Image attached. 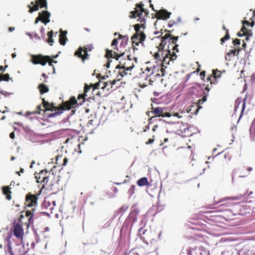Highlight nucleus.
<instances>
[{
	"label": "nucleus",
	"mask_w": 255,
	"mask_h": 255,
	"mask_svg": "<svg viewBox=\"0 0 255 255\" xmlns=\"http://www.w3.org/2000/svg\"><path fill=\"white\" fill-rule=\"evenodd\" d=\"M230 38V36L229 30H227V32H226V34L224 36V37H222L221 39V44L222 45H223L224 43L225 40H227L229 39Z\"/></svg>",
	"instance_id": "30"
},
{
	"label": "nucleus",
	"mask_w": 255,
	"mask_h": 255,
	"mask_svg": "<svg viewBox=\"0 0 255 255\" xmlns=\"http://www.w3.org/2000/svg\"><path fill=\"white\" fill-rule=\"evenodd\" d=\"M38 89L41 94H44L49 91V88L45 84H40L38 86Z\"/></svg>",
	"instance_id": "23"
},
{
	"label": "nucleus",
	"mask_w": 255,
	"mask_h": 255,
	"mask_svg": "<svg viewBox=\"0 0 255 255\" xmlns=\"http://www.w3.org/2000/svg\"><path fill=\"white\" fill-rule=\"evenodd\" d=\"M48 174H49V173H48L46 170H41L39 173L35 174L36 182L37 183H42V185L40 190V192H41L42 190L44 188H47L54 192L57 189V187H54V185L57 186L56 185H54V184H52L47 187V183L49 180V176Z\"/></svg>",
	"instance_id": "5"
},
{
	"label": "nucleus",
	"mask_w": 255,
	"mask_h": 255,
	"mask_svg": "<svg viewBox=\"0 0 255 255\" xmlns=\"http://www.w3.org/2000/svg\"><path fill=\"white\" fill-rule=\"evenodd\" d=\"M68 40L66 36H62V35H59V43L61 45H64L66 42V41Z\"/></svg>",
	"instance_id": "31"
},
{
	"label": "nucleus",
	"mask_w": 255,
	"mask_h": 255,
	"mask_svg": "<svg viewBox=\"0 0 255 255\" xmlns=\"http://www.w3.org/2000/svg\"><path fill=\"white\" fill-rule=\"evenodd\" d=\"M106 51L105 56L108 59V62L106 66L108 68H109L110 62L112 61V60H110L109 59L110 58H115L116 60H118L120 58L125 55V53L119 54L118 52L114 51L113 50H109L108 49L106 50Z\"/></svg>",
	"instance_id": "10"
},
{
	"label": "nucleus",
	"mask_w": 255,
	"mask_h": 255,
	"mask_svg": "<svg viewBox=\"0 0 255 255\" xmlns=\"http://www.w3.org/2000/svg\"><path fill=\"white\" fill-rule=\"evenodd\" d=\"M224 157L226 159H228V160H230L232 157L231 154L229 152H225L224 153Z\"/></svg>",
	"instance_id": "40"
},
{
	"label": "nucleus",
	"mask_w": 255,
	"mask_h": 255,
	"mask_svg": "<svg viewBox=\"0 0 255 255\" xmlns=\"http://www.w3.org/2000/svg\"><path fill=\"white\" fill-rule=\"evenodd\" d=\"M13 234L16 238H22L24 235V231L22 225L20 224L19 223L14 224Z\"/></svg>",
	"instance_id": "12"
},
{
	"label": "nucleus",
	"mask_w": 255,
	"mask_h": 255,
	"mask_svg": "<svg viewBox=\"0 0 255 255\" xmlns=\"http://www.w3.org/2000/svg\"><path fill=\"white\" fill-rule=\"evenodd\" d=\"M92 49V46L86 45L84 47H80L75 52V55L81 58L83 62H84L86 59H88L89 55L88 53V51H91Z\"/></svg>",
	"instance_id": "8"
},
{
	"label": "nucleus",
	"mask_w": 255,
	"mask_h": 255,
	"mask_svg": "<svg viewBox=\"0 0 255 255\" xmlns=\"http://www.w3.org/2000/svg\"><path fill=\"white\" fill-rule=\"evenodd\" d=\"M108 86H110V83H108V81L106 82H103V85L101 87V88L102 89H106V88H107V90H109L110 88H107V87H108Z\"/></svg>",
	"instance_id": "38"
},
{
	"label": "nucleus",
	"mask_w": 255,
	"mask_h": 255,
	"mask_svg": "<svg viewBox=\"0 0 255 255\" xmlns=\"http://www.w3.org/2000/svg\"><path fill=\"white\" fill-rule=\"evenodd\" d=\"M246 98H245L243 100V106H242V113L243 112L244 109H245V105H246Z\"/></svg>",
	"instance_id": "54"
},
{
	"label": "nucleus",
	"mask_w": 255,
	"mask_h": 255,
	"mask_svg": "<svg viewBox=\"0 0 255 255\" xmlns=\"http://www.w3.org/2000/svg\"><path fill=\"white\" fill-rule=\"evenodd\" d=\"M177 23V22L174 21V20H170L168 22V27H171L173 25L176 24Z\"/></svg>",
	"instance_id": "45"
},
{
	"label": "nucleus",
	"mask_w": 255,
	"mask_h": 255,
	"mask_svg": "<svg viewBox=\"0 0 255 255\" xmlns=\"http://www.w3.org/2000/svg\"><path fill=\"white\" fill-rule=\"evenodd\" d=\"M120 69L119 73L121 75L122 77H123L124 76L127 74V73L126 72V71H127V70H124L122 69Z\"/></svg>",
	"instance_id": "41"
},
{
	"label": "nucleus",
	"mask_w": 255,
	"mask_h": 255,
	"mask_svg": "<svg viewBox=\"0 0 255 255\" xmlns=\"http://www.w3.org/2000/svg\"><path fill=\"white\" fill-rule=\"evenodd\" d=\"M91 87L86 85L84 87V94L86 95V93L88 92V91L90 89Z\"/></svg>",
	"instance_id": "47"
},
{
	"label": "nucleus",
	"mask_w": 255,
	"mask_h": 255,
	"mask_svg": "<svg viewBox=\"0 0 255 255\" xmlns=\"http://www.w3.org/2000/svg\"><path fill=\"white\" fill-rule=\"evenodd\" d=\"M119 38L122 39V42L121 43V44H123L124 41H125V43L126 44L128 40V37L127 35L123 36L120 34H119Z\"/></svg>",
	"instance_id": "32"
},
{
	"label": "nucleus",
	"mask_w": 255,
	"mask_h": 255,
	"mask_svg": "<svg viewBox=\"0 0 255 255\" xmlns=\"http://www.w3.org/2000/svg\"><path fill=\"white\" fill-rule=\"evenodd\" d=\"M42 104L45 111H55L54 113L51 114L48 116V117H53L55 116L60 115L64 110H70L72 108H74L78 105L77 100L75 97H72L70 99L66 102H63L59 107H55L53 104H50L46 101L44 98L42 99Z\"/></svg>",
	"instance_id": "4"
},
{
	"label": "nucleus",
	"mask_w": 255,
	"mask_h": 255,
	"mask_svg": "<svg viewBox=\"0 0 255 255\" xmlns=\"http://www.w3.org/2000/svg\"><path fill=\"white\" fill-rule=\"evenodd\" d=\"M118 41L117 39H114L111 43V46L113 47L114 50H118L117 45Z\"/></svg>",
	"instance_id": "33"
},
{
	"label": "nucleus",
	"mask_w": 255,
	"mask_h": 255,
	"mask_svg": "<svg viewBox=\"0 0 255 255\" xmlns=\"http://www.w3.org/2000/svg\"><path fill=\"white\" fill-rule=\"evenodd\" d=\"M127 58H124L120 59L119 64L116 66V69H122L129 71L131 70L134 66L133 62L132 61V59L135 60L136 62V57H131L130 55H126Z\"/></svg>",
	"instance_id": "6"
},
{
	"label": "nucleus",
	"mask_w": 255,
	"mask_h": 255,
	"mask_svg": "<svg viewBox=\"0 0 255 255\" xmlns=\"http://www.w3.org/2000/svg\"><path fill=\"white\" fill-rule=\"evenodd\" d=\"M34 210H35V208H32L31 210H27L26 211L25 216L27 217H29V220H31V219L32 218V217L33 215Z\"/></svg>",
	"instance_id": "29"
},
{
	"label": "nucleus",
	"mask_w": 255,
	"mask_h": 255,
	"mask_svg": "<svg viewBox=\"0 0 255 255\" xmlns=\"http://www.w3.org/2000/svg\"><path fill=\"white\" fill-rule=\"evenodd\" d=\"M244 170H245V169H241V171L240 172V177H245L249 175V173H248V174H243L242 171H244Z\"/></svg>",
	"instance_id": "52"
},
{
	"label": "nucleus",
	"mask_w": 255,
	"mask_h": 255,
	"mask_svg": "<svg viewBox=\"0 0 255 255\" xmlns=\"http://www.w3.org/2000/svg\"><path fill=\"white\" fill-rule=\"evenodd\" d=\"M40 191L36 195L28 192L25 196V205L28 207L34 208L37 205L38 196L40 195Z\"/></svg>",
	"instance_id": "7"
},
{
	"label": "nucleus",
	"mask_w": 255,
	"mask_h": 255,
	"mask_svg": "<svg viewBox=\"0 0 255 255\" xmlns=\"http://www.w3.org/2000/svg\"><path fill=\"white\" fill-rule=\"evenodd\" d=\"M252 168L251 167H248L247 168L246 170L248 171V172H250L252 170Z\"/></svg>",
	"instance_id": "63"
},
{
	"label": "nucleus",
	"mask_w": 255,
	"mask_h": 255,
	"mask_svg": "<svg viewBox=\"0 0 255 255\" xmlns=\"http://www.w3.org/2000/svg\"><path fill=\"white\" fill-rule=\"evenodd\" d=\"M116 82H117V80H113L112 81H108V83H110V88L111 89H112L113 85L116 84Z\"/></svg>",
	"instance_id": "44"
},
{
	"label": "nucleus",
	"mask_w": 255,
	"mask_h": 255,
	"mask_svg": "<svg viewBox=\"0 0 255 255\" xmlns=\"http://www.w3.org/2000/svg\"><path fill=\"white\" fill-rule=\"evenodd\" d=\"M41 17H39V16L37 17L36 18V19H35V21H34V23L35 24H37L38 22V21H41Z\"/></svg>",
	"instance_id": "58"
},
{
	"label": "nucleus",
	"mask_w": 255,
	"mask_h": 255,
	"mask_svg": "<svg viewBox=\"0 0 255 255\" xmlns=\"http://www.w3.org/2000/svg\"><path fill=\"white\" fill-rule=\"evenodd\" d=\"M37 111L36 112V113L38 114H41V112H43V113H44L45 112V109L44 110H43L41 109V105H38L37 107Z\"/></svg>",
	"instance_id": "36"
},
{
	"label": "nucleus",
	"mask_w": 255,
	"mask_h": 255,
	"mask_svg": "<svg viewBox=\"0 0 255 255\" xmlns=\"http://www.w3.org/2000/svg\"><path fill=\"white\" fill-rule=\"evenodd\" d=\"M9 79V75L8 74L2 75L1 73L0 72V82L1 81H8Z\"/></svg>",
	"instance_id": "28"
},
{
	"label": "nucleus",
	"mask_w": 255,
	"mask_h": 255,
	"mask_svg": "<svg viewBox=\"0 0 255 255\" xmlns=\"http://www.w3.org/2000/svg\"><path fill=\"white\" fill-rule=\"evenodd\" d=\"M171 12L167 11L166 9H160L156 13V17L158 19H167L169 18Z\"/></svg>",
	"instance_id": "13"
},
{
	"label": "nucleus",
	"mask_w": 255,
	"mask_h": 255,
	"mask_svg": "<svg viewBox=\"0 0 255 255\" xmlns=\"http://www.w3.org/2000/svg\"><path fill=\"white\" fill-rule=\"evenodd\" d=\"M60 35H62V36H66V35L67 33V31H63L62 29L60 30Z\"/></svg>",
	"instance_id": "51"
},
{
	"label": "nucleus",
	"mask_w": 255,
	"mask_h": 255,
	"mask_svg": "<svg viewBox=\"0 0 255 255\" xmlns=\"http://www.w3.org/2000/svg\"><path fill=\"white\" fill-rule=\"evenodd\" d=\"M9 137L11 138V139H14V137H15V134H14V132L13 131V132H11L10 134H9Z\"/></svg>",
	"instance_id": "59"
},
{
	"label": "nucleus",
	"mask_w": 255,
	"mask_h": 255,
	"mask_svg": "<svg viewBox=\"0 0 255 255\" xmlns=\"http://www.w3.org/2000/svg\"><path fill=\"white\" fill-rule=\"evenodd\" d=\"M173 31L165 29L164 31L167 33L162 36L163 33L161 32V34L157 37L161 38V42L157 46L158 51L155 53L154 57L156 60L162 62V67H166L171 61L176 60L177 57L176 52H178L179 50L176 42L179 36L172 34Z\"/></svg>",
	"instance_id": "1"
},
{
	"label": "nucleus",
	"mask_w": 255,
	"mask_h": 255,
	"mask_svg": "<svg viewBox=\"0 0 255 255\" xmlns=\"http://www.w3.org/2000/svg\"><path fill=\"white\" fill-rule=\"evenodd\" d=\"M237 35L239 37H241L242 36H244L245 35H242V32L241 30L240 32L238 33Z\"/></svg>",
	"instance_id": "62"
},
{
	"label": "nucleus",
	"mask_w": 255,
	"mask_h": 255,
	"mask_svg": "<svg viewBox=\"0 0 255 255\" xmlns=\"http://www.w3.org/2000/svg\"><path fill=\"white\" fill-rule=\"evenodd\" d=\"M207 100V97L206 96H204L203 98H202L201 99H199L197 103H193V105H192L191 108H196L195 111L194 112L195 114H197L199 110L200 109L202 108L201 105L204 102H206Z\"/></svg>",
	"instance_id": "15"
},
{
	"label": "nucleus",
	"mask_w": 255,
	"mask_h": 255,
	"mask_svg": "<svg viewBox=\"0 0 255 255\" xmlns=\"http://www.w3.org/2000/svg\"><path fill=\"white\" fill-rule=\"evenodd\" d=\"M158 127V125H156L153 126L152 128V130L153 131H155L156 130V128Z\"/></svg>",
	"instance_id": "60"
},
{
	"label": "nucleus",
	"mask_w": 255,
	"mask_h": 255,
	"mask_svg": "<svg viewBox=\"0 0 255 255\" xmlns=\"http://www.w3.org/2000/svg\"><path fill=\"white\" fill-rule=\"evenodd\" d=\"M31 4L33 5V6H31L30 5H28V7L29 8V10H28L29 12L32 13L34 11L38 10L39 6L37 1L35 2L32 1Z\"/></svg>",
	"instance_id": "20"
},
{
	"label": "nucleus",
	"mask_w": 255,
	"mask_h": 255,
	"mask_svg": "<svg viewBox=\"0 0 255 255\" xmlns=\"http://www.w3.org/2000/svg\"><path fill=\"white\" fill-rule=\"evenodd\" d=\"M137 184L140 187L148 185L149 183L147 178L145 177L140 178L137 180Z\"/></svg>",
	"instance_id": "24"
},
{
	"label": "nucleus",
	"mask_w": 255,
	"mask_h": 255,
	"mask_svg": "<svg viewBox=\"0 0 255 255\" xmlns=\"http://www.w3.org/2000/svg\"><path fill=\"white\" fill-rule=\"evenodd\" d=\"M242 102V99L241 98H238L235 101V110L237 109L239 107V105Z\"/></svg>",
	"instance_id": "35"
},
{
	"label": "nucleus",
	"mask_w": 255,
	"mask_h": 255,
	"mask_svg": "<svg viewBox=\"0 0 255 255\" xmlns=\"http://www.w3.org/2000/svg\"><path fill=\"white\" fill-rule=\"evenodd\" d=\"M50 59L49 56H43L41 54L33 55L31 61L34 64H41L44 66Z\"/></svg>",
	"instance_id": "9"
},
{
	"label": "nucleus",
	"mask_w": 255,
	"mask_h": 255,
	"mask_svg": "<svg viewBox=\"0 0 255 255\" xmlns=\"http://www.w3.org/2000/svg\"><path fill=\"white\" fill-rule=\"evenodd\" d=\"M170 114L169 113H167V112H164L163 113V116H162L161 117H170Z\"/></svg>",
	"instance_id": "55"
},
{
	"label": "nucleus",
	"mask_w": 255,
	"mask_h": 255,
	"mask_svg": "<svg viewBox=\"0 0 255 255\" xmlns=\"http://www.w3.org/2000/svg\"><path fill=\"white\" fill-rule=\"evenodd\" d=\"M27 251L24 245L20 244L16 245L13 250L11 247H9V253L10 255H26Z\"/></svg>",
	"instance_id": "11"
},
{
	"label": "nucleus",
	"mask_w": 255,
	"mask_h": 255,
	"mask_svg": "<svg viewBox=\"0 0 255 255\" xmlns=\"http://www.w3.org/2000/svg\"><path fill=\"white\" fill-rule=\"evenodd\" d=\"M103 85V82L100 81L99 83L95 84L94 85V89H99L100 87H101Z\"/></svg>",
	"instance_id": "43"
},
{
	"label": "nucleus",
	"mask_w": 255,
	"mask_h": 255,
	"mask_svg": "<svg viewBox=\"0 0 255 255\" xmlns=\"http://www.w3.org/2000/svg\"><path fill=\"white\" fill-rule=\"evenodd\" d=\"M234 45L235 46V48H240L239 46L240 45V39L236 38L233 41Z\"/></svg>",
	"instance_id": "34"
},
{
	"label": "nucleus",
	"mask_w": 255,
	"mask_h": 255,
	"mask_svg": "<svg viewBox=\"0 0 255 255\" xmlns=\"http://www.w3.org/2000/svg\"><path fill=\"white\" fill-rule=\"evenodd\" d=\"M205 75H206V71H202L200 74V77H201V78H202V79H204V78H205Z\"/></svg>",
	"instance_id": "50"
},
{
	"label": "nucleus",
	"mask_w": 255,
	"mask_h": 255,
	"mask_svg": "<svg viewBox=\"0 0 255 255\" xmlns=\"http://www.w3.org/2000/svg\"><path fill=\"white\" fill-rule=\"evenodd\" d=\"M38 14V16L41 17V21L42 23L46 24L49 22V18L51 15V14L49 12L46 10H43L41 12H39Z\"/></svg>",
	"instance_id": "14"
},
{
	"label": "nucleus",
	"mask_w": 255,
	"mask_h": 255,
	"mask_svg": "<svg viewBox=\"0 0 255 255\" xmlns=\"http://www.w3.org/2000/svg\"><path fill=\"white\" fill-rule=\"evenodd\" d=\"M164 109L162 108L156 107L153 109V113L155 115V117H161L163 116Z\"/></svg>",
	"instance_id": "22"
},
{
	"label": "nucleus",
	"mask_w": 255,
	"mask_h": 255,
	"mask_svg": "<svg viewBox=\"0 0 255 255\" xmlns=\"http://www.w3.org/2000/svg\"><path fill=\"white\" fill-rule=\"evenodd\" d=\"M154 135H153V136H152V138H149V139L148 140V141H146V142H145V143H146V144H151V143H152L154 142Z\"/></svg>",
	"instance_id": "46"
},
{
	"label": "nucleus",
	"mask_w": 255,
	"mask_h": 255,
	"mask_svg": "<svg viewBox=\"0 0 255 255\" xmlns=\"http://www.w3.org/2000/svg\"><path fill=\"white\" fill-rule=\"evenodd\" d=\"M243 24L245 25L246 26H250L251 25V26H253V25H254V23L253 22H250L247 20H244L243 21Z\"/></svg>",
	"instance_id": "39"
},
{
	"label": "nucleus",
	"mask_w": 255,
	"mask_h": 255,
	"mask_svg": "<svg viewBox=\"0 0 255 255\" xmlns=\"http://www.w3.org/2000/svg\"><path fill=\"white\" fill-rule=\"evenodd\" d=\"M15 29V28L14 27H9L8 28V31L9 32H12Z\"/></svg>",
	"instance_id": "61"
},
{
	"label": "nucleus",
	"mask_w": 255,
	"mask_h": 255,
	"mask_svg": "<svg viewBox=\"0 0 255 255\" xmlns=\"http://www.w3.org/2000/svg\"><path fill=\"white\" fill-rule=\"evenodd\" d=\"M86 95H79L78 97V99L80 100L81 99L83 100L82 101V102H84V99H85V96H86Z\"/></svg>",
	"instance_id": "49"
},
{
	"label": "nucleus",
	"mask_w": 255,
	"mask_h": 255,
	"mask_svg": "<svg viewBox=\"0 0 255 255\" xmlns=\"http://www.w3.org/2000/svg\"><path fill=\"white\" fill-rule=\"evenodd\" d=\"M144 5L140 2L136 4L134 10L130 12L129 15L130 18H135L138 17L137 21H140V23L136 24L134 25V28L135 33L131 37L132 40V47L133 50H137L136 46H138L139 44L143 45V42L145 40L146 35L144 33V30L146 27L145 19L141 17L142 13L144 12L145 15H148L147 10L143 8Z\"/></svg>",
	"instance_id": "2"
},
{
	"label": "nucleus",
	"mask_w": 255,
	"mask_h": 255,
	"mask_svg": "<svg viewBox=\"0 0 255 255\" xmlns=\"http://www.w3.org/2000/svg\"><path fill=\"white\" fill-rule=\"evenodd\" d=\"M48 39L47 40V43L50 45H52L54 40L53 39V31L51 30L50 31L48 32L47 33Z\"/></svg>",
	"instance_id": "25"
},
{
	"label": "nucleus",
	"mask_w": 255,
	"mask_h": 255,
	"mask_svg": "<svg viewBox=\"0 0 255 255\" xmlns=\"http://www.w3.org/2000/svg\"><path fill=\"white\" fill-rule=\"evenodd\" d=\"M241 51V48H234V49L230 50L227 54L225 57L226 60L230 61L231 58H233L235 55H238Z\"/></svg>",
	"instance_id": "17"
},
{
	"label": "nucleus",
	"mask_w": 255,
	"mask_h": 255,
	"mask_svg": "<svg viewBox=\"0 0 255 255\" xmlns=\"http://www.w3.org/2000/svg\"><path fill=\"white\" fill-rule=\"evenodd\" d=\"M221 76V73L217 69L213 71L212 75H211L207 78V81H210V84L212 85L213 82L212 80H215L217 78H220Z\"/></svg>",
	"instance_id": "18"
},
{
	"label": "nucleus",
	"mask_w": 255,
	"mask_h": 255,
	"mask_svg": "<svg viewBox=\"0 0 255 255\" xmlns=\"http://www.w3.org/2000/svg\"><path fill=\"white\" fill-rule=\"evenodd\" d=\"M7 67H8L7 65H6L4 67H3V66H0V71H1L2 73H3L5 68H7Z\"/></svg>",
	"instance_id": "57"
},
{
	"label": "nucleus",
	"mask_w": 255,
	"mask_h": 255,
	"mask_svg": "<svg viewBox=\"0 0 255 255\" xmlns=\"http://www.w3.org/2000/svg\"><path fill=\"white\" fill-rule=\"evenodd\" d=\"M40 8L45 7L47 8V3L46 0H36Z\"/></svg>",
	"instance_id": "27"
},
{
	"label": "nucleus",
	"mask_w": 255,
	"mask_h": 255,
	"mask_svg": "<svg viewBox=\"0 0 255 255\" xmlns=\"http://www.w3.org/2000/svg\"><path fill=\"white\" fill-rule=\"evenodd\" d=\"M47 205H48V206H49V210L51 211V213H52V210H53L54 208L53 207H51L50 203L49 202L48 203H45V204H42V206H45V207H47Z\"/></svg>",
	"instance_id": "42"
},
{
	"label": "nucleus",
	"mask_w": 255,
	"mask_h": 255,
	"mask_svg": "<svg viewBox=\"0 0 255 255\" xmlns=\"http://www.w3.org/2000/svg\"><path fill=\"white\" fill-rule=\"evenodd\" d=\"M241 30L242 32V35H246V36H247L246 38L247 40L249 39V36L252 35V31L251 30H248L246 28V26L243 24Z\"/></svg>",
	"instance_id": "21"
},
{
	"label": "nucleus",
	"mask_w": 255,
	"mask_h": 255,
	"mask_svg": "<svg viewBox=\"0 0 255 255\" xmlns=\"http://www.w3.org/2000/svg\"><path fill=\"white\" fill-rule=\"evenodd\" d=\"M62 155H57V157H56V163L57 164H58V161L59 160H61V159H63V163L62 164V165L63 166V165H66L67 161H68V159L66 157H65L63 159L62 158Z\"/></svg>",
	"instance_id": "26"
},
{
	"label": "nucleus",
	"mask_w": 255,
	"mask_h": 255,
	"mask_svg": "<svg viewBox=\"0 0 255 255\" xmlns=\"http://www.w3.org/2000/svg\"><path fill=\"white\" fill-rule=\"evenodd\" d=\"M77 146L78 148H75V150L77 151L78 153H81L82 151L80 150V144L78 143Z\"/></svg>",
	"instance_id": "56"
},
{
	"label": "nucleus",
	"mask_w": 255,
	"mask_h": 255,
	"mask_svg": "<svg viewBox=\"0 0 255 255\" xmlns=\"http://www.w3.org/2000/svg\"><path fill=\"white\" fill-rule=\"evenodd\" d=\"M142 231V234L144 235L145 234V232L146 231V230H143V228L142 227L140 228L139 230H138V234L139 235H141L142 233H141V232Z\"/></svg>",
	"instance_id": "48"
},
{
	"label": "nucleus",
	"mask_w": 255,
	"mask_h": 255,
	"mask_svg": "<svg viewBox=\"0 0 255 255\" xmlns=\"http://www.w3.org/2000/svg\"><path fill=\"white\" fill-rule=\"evenodd\" d=\"M252 126L255 128V119L254 120L252 123Z\"/></svg>",
	"instance_id": "64"
},
{
	"label": "nucleus",
	"mask_w": 255,
	"mask_h": 255,
	"mask_svg": "<svg viewBox=\"0 0 255 255\" xmlns=\"http://www.w3.org/2000/svg\"><path fill=\"white\" fill-rule=\"evenodd\" d=\"M238 199H239L238 197H225L221 198L219 203H224L220 206L217 210L208 212L209 220L215 223L223 222L226 217L229 216L228 213H231L233 211L232 208L235 205L231 201L237 200Z\"/></svg>",
	"instance_id": "3"
},
{
	"label": "nucleus",
	"mask_w": 255,
	"mask_h": 255,
	"mask_svg": "<svg viewBox=\"0 0 255 255\" xmlns=\"http://www.w3.org/2000/svg\"><path fill=\"white\" fill-rule=\"evenodd\" d=\"M134 190H135V186L132 185L131 187L129 189L128 193H129V195H132L134 193Z\"/></svg>",
	"instance_id": "37"
},
{
	"label": "nucleus",
	"mask_w": 255,
	"mask_h": 255,
	"mask_svg": "<svg viewBox=\"0 0 255 255\" xmlns=\"http://www.w3.org/2000/svg\"><path fill=\"white\" fill-rule=\"evenodd\" d=\"M236 208L239 209V214L244 215L247 213H249L250 208L247 204L246 205H236Z\"/></svg>",
	"instance_id": "16"
},
{
	"label": "nucleus",
	"mask_w": 255,
	"mask_h": 255,
	"mask_svg": "<svg viewBox=\"0 0 255 255\" xmlns=\"http://www.w3.org/2000/svg\"><path fill=\"white\" fill-rule=\"evenodd\" d=\"M56 63V61H54L53 60H52L51 57H50V59L47 62L48 63V64L50 66H53L52 62Z\"/></svg>",
	"instance_id": "53"
},
{
	"label": "nucleus",
	"mask_w": 255,
	"mask_h": 255,
	"mask_svg": "<svg viewBox=\"0 0 255 255\" xmlns=\"http://www.w3.org/2000/svg\"><path fill=\"white\" fill-rule=\"evenodd\" d=\"M9 186H3L2 188L3 194L5 195L6 199L10 200L11 199V193Z\"/></svg>",
	"instance_id": "19"
}]
</instances>
